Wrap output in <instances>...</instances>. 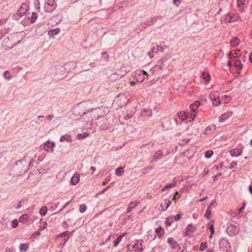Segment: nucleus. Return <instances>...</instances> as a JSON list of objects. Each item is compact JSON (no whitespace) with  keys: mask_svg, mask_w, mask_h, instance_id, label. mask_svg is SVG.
Wrapping results in <instances>:
<instances>
[{"mask_svg":"<svg viewBox=\"0 0 252 252\" xmlns=\"http://www.w3.org/2000/svg\"><path fill=\"white\" fill-rule=\"evenodd\" d=\"M33 160H30V158L25 157L24 159L17 161L10 169L11 174L14 176H19L26 173L29 168V166H33Z\"/></svg>","mask_w":252,"mask_h":252,"instance_id":"f257e3e1","label":"nucleus"},{"mask_svg":"<svg viewBox=\"0 0 252 252\" xmlns=\"http://www.w3.org/2000/svg\"><path fill=\"white\" fill-rule=\"evenodd\" d=\"M92 103L90 101H83L77 104L72 109V113L75 116H83L89 114L92 110Z\"/></svg>","mask_w":252,"mask_h":252,"instance_id":"f03ea898","label":"nucleus"},{"mask_svg":"<svg viewBox=\"0 0 252 252\" xmlns=\"http://www.w3.org/2000/svg\"><path fill=\"white\" fill-rule=\"evenodd\" d=\"M108 109L105 107H99L93 108L90 112L91 118L92 120H97L105 116L108 112Z\"/></svg>","mask_w":252,"mask_h":252,"instance_id":"7ed1b4c3","label":"nucleus"},{"mask_svg":"<svg viewBox=\"0 0 252 252\" xmlns=\"http://www.w3.org/2000/svg\"><path fill=\"white\" fill-rule=\"evenodd\" d=\"M15 37H17V34H10L5 38L2 43L3 47L8 49L12 48L14 46L19 43V41H13Z\"/></svg>","mask_w":252,"mask_h":252,"instance_id":"20e7f679","label":"nucleus"},{"mask_svg":"<svg viewBox=\"0 0 252 252\" xmlns=\"http://www.w3.org/2000/svg\"><path fill=\"white\" fill-rule=\"evenodd\" d=\"M129 99L127 98L125 94H120L115 98L114 101L118 104L120 107L125 105L128 101Z\"/></svg>","mask_w":252,"mask_h":252,"instance_id":"39448f33","label":"nucleus"},{"mask_svg":"<svg viewBox=\"0 0 252 252\" xmlns=\"http://www.w3.org/2000/svg\"><path fill=\"white\" fill-rule=\"evenodd\" d=\"M148 75L147 73L144 70H137L134 73V77L138 82H142L145 78V76Z\"/></svg>","mask_w":252,"mask_h":252,"instance_id":"423d86ee","label":"nucleus"},{"mask_svg":"<svg viewBox=\"0 0 252 252\" xmlns=\"http://www.w3.org/2000/svg\"><path fill=\"white\" fill-rule=\"evenodd\" d=\"M239 17L238 14L229 13L226 16L225 21L226 22H235L238 19Z\"/></svg>","mask_w":252,"mask_h":252,"instance_id":"0eeeda50","label":"nucleus"},{"mask_svg":"<svg viewBox=\"0 0 252 252\" xmlns=\"http://www.w3.org/2000/svg\"><path fill=\"white\" fill-rule=\"evenodd\" d=\"M200 105V103L198 101H196L193 104L190 105L189 108L190 109L191 111L192 112V113H191V117H192V119H193L195 117V115L193 114V113H196L197 108L199 107Z\"/></svg>","mask_w":252,"mask_h":252,"instance_id":"6e6552de","label":"nucleus"},{"mask_svg":"<svg viewBox=\"0 0 252 252\" xmlns=\"http://www.w3.org/2000/svg\"><path fill=\"white\" fill-rule=\"evenodd\" d=\"M55 146V143L50 141H46L44 143V149L47 152L53 151V148Z\"/></svg>","mask_w":252,"mask_h":252,"instance_id":"1a4fd4ad","label":"nucleus"},{"mask_svg":"<svg viewBox=\"0 0 252 252\" xmlns=\"http://www.w3.org/2000/svg\"><path fill=\"white\" fill-rule=\"evenodd\" d=\"M233 112L232 111H227V112L222 114L219 117V122H224L225 121L227 120L229 117L232 115Z\"/></svg>","mask_w":252,"mask_h":252,"instance_id":"9d476101","label":"nucleus"},{"mask_svg":"<svg viewBox=\"0 0 252 252\" xmlns=\"http://www.w3.org/2000/svg\"><path fill=\"white\" fill-rule=\"evenodd\" d=\"M167 242L173 249H176L179 247L177 242L173 238H168Z\"/></svg>","mask_w":252,"mask_h":252,"instance_id":"9b49d317","label":"nucleus"},{"mask_svg":"<svg viewBox=\"0 0 252 252\" xmlns=\"http://www.w3.org/2000/svg\"><path fill=\"white\" fill-rule=\"evenodd\" d=\"M230 155L233 157H239L242 154V149L235 148L230 151Z\"/></svg>","mask_w":252,"mask_h":252,"instance_id":"f8f14e48","label":"nucleus"},{"mask_svg":"<svg viewBox=\"0 0 252 252\" xmlns=\"http://www.w3.org/2000/svg\"><path fill=\"white\" fill-rule=\"evenodd\" d=\"M28 11V8L27 6L25 5V4H23V5L21 6L20 9L18 11V14L22 16L26 14Z\"/></svg>","mask_w":252,"mask_h":252,"instance_id":"ddd939ff","label":"nucleus"},{"mask_svg":"<svg viewBox=\"0 0 252 252\" xmlns=\"http://www.w3.org/2000/svg\"><path fill=\"white\" fill-rule=\"evenodd\" d=\"M166 58H163L161 60H159L158 62V64H157L155 66V68L159 70H161L165 66L164 63L166 62Z\"/></svg>","mask_w":252,"mask_h":252,"instance_id":"4468645a","label":"nucleus"},{"mask_svg":"<svg viewBox=\"0 0 252 252\" xmlns=\"http://www.w3.org/2000/svg\"><path fill=\"white\" fill-rule=\"evenodd\" d=\"M234 65L237 70L236 73L238 74L240 73V70L242 68V64L241 61L239 60H236L234 62Z\"/></svg>","mask_w":252,"mask_h":252,"instance_id":"2eb2a0df","label":"nucleus"},{"mask_svg":"<svg viewBox=\"0 0 252 252\" xmlns=\"http://www.w3.org/2000/svg\"><path fill=\"white\" fill-rule=\"evenodd\" d=\"M100 127L101 129L108 130L109 131H112L113 130V125L112 123H107L106 124H105V123H104V125H101L100 126Z\"/></svg>","mask_w":252,"mask_h":252,"instance_id":"dca6fc26","label":"nucleus"},{"mask_svg":"<svg viewBox=\"0 0 252 252\" xmlns=\"http://www.w3.org/2000/svg\"><path fill=\"white\" fill-rule=\"evenodd\" d=\"M158 18L160 19L162 18V17L159 16L156 17L151 18L149 20H148L147 21L144 22L143 23H142L141 25L145 24L147 26L152 25L157 21Z\"/></svg>","mask_w":252,"mask_h":252,"instance_id":"f3484780","label":"nucleus"},{"mask_svg":"<svg viewBox=\"0 0 252 252\" xmlns=\"http://www.w3.org/2000/svg\"><path fill=\"white\" fill-rule=\"evenodd\" d=\"M216 129V126L214 125H211L208 126L204 130L205 134H210Z\"/></svg>","mask_w":252,"mask_h":252,"instance_id":"a211bd4d","label":"nucleus"},{"mask_svg":"<svg viewBox=\"0 0 252 252\" xmlns=\"http://www.w3.org/2000/svg\"><path fill=\"white\" fill-rule=\"evenodd\" d=\"M80 180V175L78 174H75L71 179V183L72 185H76Z\"/></svg>","mask_w":252,"mask_h":252,"instance_id":"6ab92c4d","label":"nucleus"},{"mask_svg":"<svg viewBox=\"0 0 252 252\" xmlns=\"http://www.w3.org/2000/svg\"><path fill=\"white\" fill-rule=\"evenodd\" d=\"M125 74H119L117 73H114L111 75L110 76V78L112 81H115L120 79L123 76H124Z\"/></svg>","mask_w":252,"mask_h":252,"instance_id":"aec40b11","label":"nucleus"},{"mask_svg":"<svg viewBox=\"0 0 252 252\" xmlns=\"http://www.w3.org/2000/svg\"><path fill=\"white\" fill-rule=\"evenodd\" d=\"M138 204V202L137 201H134V202H131L128 207L127 208V213L130 212L133 209H134Z\"/></svg>","mask_w":252,"mask_h":252,"instance_id":"412c9836","label":"nucleus"},{"mask_svg":"<svg viewBox=\"0 0 252 252\" xmlns=\"http://www.w3.org/2000/svg\"><path fill=\"white\" fill-rule=\"evenodd\" d=\"M141 115L143 117H150L152 115V112L150 109H143L141 111Z\"/></svg>","mask_w":252,"mask_h":252,"instance_id":"4be33fe9","label":"nucleus"},{"mask_svg":"<svg viewBox=\"0 0 252 252\" xmlns=\"http://www.w3.org/2000/svg\"><path fill=\"white\" fill-rule=\"evenodd\" d=\"M194 230V228L191 225H188L186 228L185 234L187 236H190Z\"/></svg>","mask_w":252,"mask_h":252,"instance_id":"5701e85b","label":"nucleus"},{"mask_svg":"<svg viewBox=\"0 0 252 252\" xmlns=\"http://www.w3.org/2000/svg\"><path fill=\"white\" fill-rule=\"evenodd\" d=\"M60 141L61 142H64L65 141L66 142H71L72 140L71 139L70 135L69 134H66L61 137Z\"/></svg>","mask_w":252,"mask_h":252,"instance_id":"b1692460","label":"nucleus"},{"mask_svg":"<svg viewBox=\"0 0 252 252\" xmlns=\"http://www.w3.org/2000/svg\"><path fill=\"white\" fill-rule=\"evenodd\" d=\"M60 32V29L59 28H56L54 29H51L49 31L48 33L50 35L53 36L55 35L58 34Z\"/></svg>","mask_w":252,"mask_h":252,"instance_id":"393cba45","label":"nucleus"},{"mask_svg":"<svg viewBox=\"0 0 252 252\" xmlns=\"http://www.w3.org/2000/svg\"><path fill=\"white\" fill-rule=\"evenodd\" d=\"M178 116L179 119H180L182 121H184L188 117L187 114L185 112L181 111L179 112L178 113Z\"/></svg>","mask_w":252,"mask_h":252,"instance_id":"a878e982","label":"nucleus"},{"mask_svg":"<svg viewBox=\"0 0 252 252\" xmlns=\"http://www.w3.org/2000/svg\"><path fill=\"white\" fill-rule=\"evenodd\" d=\"M239 39L237 37H233L230 42L231 45L233 47L237 46L239 44Z\"/></svg>","mask_w":252,"mask_h":252,"instance_id":"bb28decb","label":"nucleus"},{"mask_svg":"<svg viewBox=\"0 0 252 252\" xmlns=\"http://www.w3.org/2000/svg\"><path fill=\"white\" fill-rule=\"evenodd\" d=\"M29 244L28 243L21 244L20 245V251L22 252H26L29 248Z\"/></svg>","mask_w":252,"mask_h":252,"instance_id":"cd10ccee","label":"nucleus"},{"mask_svg":"<svg viewBox=\"0 0 252 252\" xmlns=\"http://www.w3.org/2000/svg\"><path fill=\"white\" fill-rule=\"evenodd\" d=\"M156 233L159 237H160L164 233V230L159 226L156 229Z\"/></svg>","mask_w":252,"mask_h":252,"instance_id":"c85d7f7f","label":"nucleus"},{"mask_svg":"<svg viewBox=\"0 0 252 252\" xmlns=\"http://www.w3.org/2000/svg\"><path fill=\"white\" fill-rule=\"evenodd\" d=\"M125 235H126V233H123L122 235H120L118 237L114 243V245L115 247H116L119 245V244L121 241L123 237L124 236H125Z\"/></svg>","mask_w":252,"mask_h":252,"instance_id":"c756f323","label":"nucleus"},{"mask_svg":"<svg viewBox=\"0 0 252 252\" xmlns=\"http://www.w3.org/2000/svg\"><path fill=\"white\" fill-rule=\"evenodd\" d=\"M162 158V152L160 150L156 152V153L154 157V158L156 159H160Z\"/></svg>","mask_w":252,"mask_h":252,"instance_id":"7c9ffc66","label":"nucleus"},{"mask_svg":"<svg viewBox=\"0 0 252 252\" xmlns=\"http://www.w3.org/2000/svg\"><path fill=\"white\" fill-rule=\"evenodd\" d=\"M89 136V133L88 132H84L82 134H78L77 135V137L78 139H82L87 138Z\"/></svg>","mask_w":252,"mask_h":252,"instance_id":"2f4dec72","label":"nucleus"},{"mask_svg":"<svg viewBox=\"0 0 252 252\" xmlns=\"http://www.w3.org/2000/svg\"><path fill=\"white\" fill-rule=\"evenodd\" d=\"M156 47H153L151 48V50L148 52L147 55L150 58H152L154 56V53H156Z\"/></svg>","mask_w":252,"mask_h":252,"instance_id":"473e14b6","label":"nucleus"},{"mask_svg":"<svg viewBox=\"0 0 252 252\" xmlns=\"http://www.w3.org/2000/svg\"><path fill=\"white\" fill-rule=\"evenodd\" d=\"M47 212V208L46 206H43L40 209L39 211V213L41 216H44L46 215Z\"/></svg>","mask_w":252,"mask_h":252,"instance_id":"72a5a7b5","label":"nucleus"},{"mask_svg":"<svg viewBox=\"0 0 252 252\" xmlns=\"http://www.w3.org/2000/svg\"><path fill=\"white\" fill-rule=\"evenodd\" d=\"M176 185V183H171V184H168L167 185H166L161 190L162 191H165V190H166L167 189H169V188H173Z\"/></svg>","mask_w":252,"mask_h":252,"instance_id":"f704fd0d","label":"nucleus"},{"mask_svg":"<svg viewBox=\"0 0 252 252\" xmlns=\"http://www.w3.org/2000/svg\"><path fill=\"white\" fill-rule=\"evenodd\" d=\"M3 75L6 79L10 80L12 78L10 72L8 70L5 71Z\"/></svg>","mask_w":252,"mask_h":252,"instance_id":"c9c22d12","label":"nucleus"},{"mask_svg":"<svg viewBox=\"0 0 252 252\" xmlns=\"http://www.w3.org/2000/svg\"><path fill=\"white\" fill-rule=\"evenodd\" d=\"M171 202L169 200H166L165 201V204L164 206H165L164 207H162V209L163 211L166 210L167 208L169 207L170 205L171 204Z\"/></svg>","mask_w":252,"mask_h":252,"instance_id":"e433bc0d","label":"nucleus"},{"mask_svg":"<svg viewBox=\"0 0 252 252\" xmlns=\"http://www.w3.org/2000/svg\"><path fill=\"white\" fill-rule=\"evenodd\" d=\"M202 77L206 82H208L210 80V75L205 72L202 73Z\"/></svg>","mask_w":252,"mask_h":252,"instance_id":"4c0bfd02","label":"nucleus"},{"mask_svg":"<svg viewBox=\"0 0 252 252\" xmlns=\"http://www.w3.org/2000/svg\"><path fill=\"white\" fill-rule=\"evenodd\" d=\"M8 29L3 28L0 30V39L3 36L4 34L8 32Z\"/></svg>","mask_w":252,"mask_h":252,"instance_id":"58836bf2","label":"nucleus"},{"mask_svg":"<svg viewBox=\"0 0 252 252\" xmlns=\"http://www.w3.org/2000/svg\"><path fill=\"white\" fill-rule=\"evenodd\" d=\"M246 0H237V5L239 7H241L246 4Z\"/></svg>","mask_w":252,"mask_h":252,"instance_id":"ea45409f","label":"nucleus"},{"mask_svg":"<svg viewBox=\"0 0 252 252\" xmlns=\"http://www.w3.org/2000/svg\"><path fill=\"white\" fill-rule=\"evenodd\" d=\"M47 225L46 221H40L39 227L42 230L45 228L47 227Z\"/></svg>","mask_w":252,"mask_h":252,"instance_id":"a19ab883","label":"nucleus"},{"mask_svg":"<svg viewBox=\"0 0 252 252\" xmlns=\"http://www.w3.org/2000/svg\"><path fill=\"white\" fill-rule=\"evenodd\" d=\"M87 206L85 204H82L80 206L79 211L80 213H84L86 211Z\"/></svg>","mask_w":252,"mask_h":252,"instance_id":"79ce46f5","label":"nucleus"},{"mask_svg":"<svg viewBox=\"0 0 252 252\" xmlns=\"http://www.w3.org/2000/svg\"><path fill=\"white\" fill-rule=\"evenodd\" d=\"M213 152L211 150L207 151L205 153V156L207 158H210L213 155Z\"/></svg>","mask_w":252,"mask_h":252,"instance_id":"37998d69","label":"nucleus"},{"mask_svg":"<svg viewBox=\"0 0 252 252\" xmlns=\"http://www.w3.org/2000/svg\"><path fill=\"white\" fill-rule=\"evenodd\" d=\"M123 173V170L122 168H118L116 169L115 171V174L117 176H121Z\"/></svg>","mask_w":252,"mask_h":252,"instance_id":"c03bdc74","label":"nucleus"},{"mask_svg":"<svg viewBox=\"0 0 252 252\" xmlns=\"http://www.w3.org/2000/svg\"><path fill=\"white\" fill-rule=\"evenodd\" d=\"M37 14L35 12H33L32 13V16L31 17V22L32 23H33L34 22H35V21L37 19Z\"/></svg>","mask_w":252,"mask_h":252,"instance_id":"a18cd8bd","label":"nucleus"},{"mask_svg":"<svg viewBox=\"0 0 252 252\" xmlns=\"http://www.w3.org/2000/svg\"><path fill=\"white\" fill-rule=\"evenodd\" d=\"M40 235V232L39 230H38L35 232H34L31 236L30 239H34L36 238L37 236Z\"/></svg>","mask_w":252,"mask_h":252,"instance_id":"49530a36","label":"nucleus"},{"mask_svg":"<svg viewBox=\"0 0 252 252\" xmlns=\"http://www.w3.org/2000/svg\"><path fill=\"white\" fill-rule=\"evenodd\" d=\"M207 247V244L206 242L202 243L200 245V250L201 251H203Z\"/></svg>","mask_w":252,"mask_h":252,"instance_id":"de8ad7c7","label":"nucleus"},{"mask_svg":"<svg viewBox=\"0 0 252 252\" xmlns=\"http://www.w3.org/2000/svg\"><path fill=\"white\" fill-rule=\"evenodd\" d=\"M209 225H210V231H211V235L210 236V238H211L212 237V235L215 232V230H214V225L213 224H210L209 223Z\"/></svg>","mask_w":252,"mask_h":252,"instance_id":"09e8293b","label":"nucleus"},{"mask_svg":"<svg viewBox=\"0 0 252 252\" xmlns=\"http://www.w3.org/2000/svg\"><path fill=\"white\" fill-rule=\"evenodd\" d=\"M24 203V200L19 201L18 203L17 206H16L15 207V208L16 209H18L20 208L23 205Z\"/></svg>","mask_w":252,"mask_h":252,"instance_id":"8fccbe9b","label":"nucleus"},{"mask_svg":"<svg viewBox=\"0 0 252 252\" xmlns=\"http://www.w3.org/2000/svg\"><path fill=\"white\" fill-rule=\"evenodd\" d=\"M69 233V231H66L63 233H61L60 234L58 235L57 236V238H62V237H64L65 236H66L67 235H68Z\"/></svg>","mask_w":252,"mask_h":252,"instance_id":"3c124183","label":"nucleus"},{"mask_svg":"<svg viewBox=\"0 0 252 252\" xmlns=\"http://www.w3.org/2000/svg\"><path fill=\"white\" fill-rule=\"evenodd\" d=\"M47 4L49 6H53L55 4V0H48Z\"/></svg>","mask_w":252,"mask_h":252,"instance_id":"603ef678","label":"nucleus"},{"mask_svg":"<svg viewBox=\"0 0 252 252\" xmlns=\"http://www.w3.org/2000/svg\"><path fill=\"white\" fill-rule=\"evenodd\" d=\"M29 219L28 216L26 214L22 215L20 218L19 220H27Z\"/></svg>","mask_w":252,"mask_h":252,"instance_id":"864d4df0","label":"nucleus"},{"mask_svg":"<svg viewBox=\"0 0 252 252\" xmlns=\"http://www.w3.org/2000/svg\"><path fill=\"white\" fill-rule=\"evenodd\" d=\"M211 214V210H210V208H208V209L207 210L206 213H205V217H206L207 218V219L208 220H209V216Z\"/></svg>","mask_w":252,"mask_h":252,"instance_id":"5fc2aeb1","label":"nucleus"},{"mask_svg":"<svg viewBox=\"0 0 252 252\" xmlns=\"http://www.w3.org/2000/svg\"><path fill=\"white\" fill-rule=\"evenodd\" d=\"M222 97H223V98L224 99H227V100H225L224 103H227V102H228L229 101H230V100L231 99V97H230V96H228V95H224L222 96Z\"/></svg>","mask_w":252,"mask_h":252,"instance_id":"6e6d98bb","label":"nucleus"},{"mask_svg":"<svg viewBox=\"0 0 252 252\" xmlns=\"http://www.w3.org/2000/svg\"><path fill=\"white\" fill-rule=\"evenodd\" d=\"M182 214H178L174 217L175 220H179L182 218Z\"/></svg>","mask_w":252,"mask_h":252,"instance_id":"4d7b16f0","label":"nucleus"},{"mask_svg":"<svg viewBox=\"0 0 252 252\" xmlns=\"http://www.w3.org/2000/svg\"><path fill=\"white\" fill-rule=\"evenodd\" d=\"M156 53H158V52H162L163 51V48L162 47L160 46V45H158L157 46V49L156 48Z\"/></svg>","mask_w":252,"mask_h":252,"instance_id":"13d9d810","label":"nucleus"},{"mask_svg":"<svg viewBox=\"0 0 252 252\" xmlns=\"http://www.w3.org/2000/svg\"><path fill=\"white\" fill-rule=\"evenodd\" d=\"M131 118V116H129L128 114H127L125 116H124L122 117V120L124 119L125 120H128Z\"/></svg>","mask_w":252,"mask_h":252,"instance_id":"bf43d9fd","label":"nucleus"},{"mask_svg":"<svg viewBox=\"0 0 252 252\" xmlns=\"http://www.w3.org/2000/svg\"><path fill=\"white\" fill-rule=\"evenodd\" d=\"M182 0H173V4L176 6H178L181 2Z\"/></svg>","mask_w":252,"mask_h":252,"instance_id":"052dcab7","label":"nucleus"},{"mask_svg":"<svg viewBox=\"0 0 252 252\" xmlns=\"http://www.w3.org/2000/svg\"><path fill=\"white\" fill-rule=\"evenodd\" d=\"M213 104L215 106H218L220 104V101H217L216 98L214 99Z\"/></svg>","mask_w":252,"mask_h":252,"instance_id":"680f3d73","label":"nucleus"},{"mask_svg":"<svg viewBox=\"0 0 252 252\" xmlns=\"http://www.w3.org/2000/svg\"><path fill=\"white\" fill-rule=\"evenodd\" d=\"M18 221H11L12 223V226L13 227V228H15L18 225Z\"/></svg>","mask_w":252,"mask_h":252,"instance_id":"e2e57ef3","label":"nucleus"},{"mask_svg":"<svg viewBox=\"0 0 252 252\" xmlns=\"http://www.w3.org/2000/svg\"><path fill=\"white\" fill-rule=\"evenodd\" d=\"M34 4L35 5L37 9H40V4L39 0H37L36 2H35Z\"/></svg>","mask_w":252,"mask_h":252,"instance_id":"0e129e2a","label":"nucleus"},{"mask_svg":"<svg viewBox=\"0 0 252 252\" xmlns=\"http://www.w3.org/2000/svg\"><path fill=\"white\" fill-rule=\"evenodd\" d=\"M237 165V162H236V161H233L231 163V166H230V169L233 168L234 167V166H236Z\"/></svg>","mask_w":252,"mask_h":252,"instance_id":"69168bd1","label":"nucleus"},{"mask_svg":"<svg viewBox=\"0 0 252 252\" xmlns=\"http://www.w3.org/2000/svg\"><path fill=\"white\" fill-rule=\"evenodd\" d=\"M54 117V116L52 114L49 115L47 117V118L49 120L51 121L53 118Z\"/></svg>","mask_w":252,"mask_h":252,"instance_id":"338daca9","label":"nucleus"},{"mask_svg":"<svg viewBox=\"0 0 252 252\" xmlns=\"http://www.w3.org/2000/svg\"><path fill=\"white\" fill-rule=\"evenodd\" d=\"M249 61L252 63V53H250L249 55Z\"/></svg>","mask_w":252,"mask_h":252,"instance_id":"774afa93","label":"nucleus"}]
</instances>
